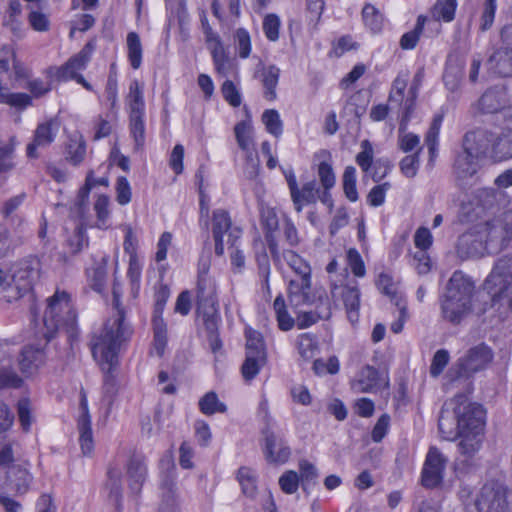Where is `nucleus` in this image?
<instances>
[{
    "instance_id": "2",
    "label": "nucleus",
    "mask_w": 512,
    "mask_h": 512,
    "mask_svg": "<svg viewBox=\"0 0 512 512\" xmlns=\"http://www.w3.org/2000/svg\"><path fill=\"white\" fill-rule=\"evenodd\" d=\"M282 260L286 262L294 273V276L287 284V297L290 305L294 309L304 306H310L319 300L316 305L315 315L306 313L304 315L305 325L310 326L317 322L318 319H329L332 315L331 303L325 294L317 296L316 290L312 285V268L310 263L292 249L280 250V264L275 266L277 269L282 268Z\"/></svg>"
},
{
    "instance_id": "10",
    "label": "nucleus",
    "mask_w": 512,
    "mask_h": 512,
    "mask_svg": "<svg viewBox=\"0 0 512 512\" xmlns=\"http://www.w3.org/2000/svg\"><path fill=\"white\" fill-rule=\"evenodd\" d=\"M95 47V41L90 40L78 53L72 55L64 64L55 67V79L59 82L75 81L85 90L98 94L93 85L82 75V72L87 69L92 59Z\"/></svg>"
},
{
    "instance_id": "5",
    "label": "nucleus",
    "mask_w": 512,
    "mask_h": 512,
    "mask_svg": "<svg viewBox=\"0 0 512 512\" xmlns=\"http://www.w3.org/2000/svg\"><path fill=\"white\" fill-rule=\"evenodd\" d=\"M218 294L215 279L207 270H199L195 284V312L202 321L212 352H219L223 346L219 331L222 318Z\"/></svg>"
},
{
    "instance_id": "52",
    "label": "nucleus",
    "mask_w": 512,
    "mask_h": 512,
    "mask_svg": "<svg viewBox=\"0 0 512 512\" xmlns=\"http://www.w3.org/2000/svg\"><path fill=\"white\" fill-rule=\"evenodd\" d=\"M233 42L236 53L240 59H248L252 53V38L250 32L244 27H238L233 32Z\"/></svg>"
},
{
    "instance_id": "57",
    "label": "nucleus",
    "mask_w": 512,
    "mask_h": 512,
    "mask_svg": "<svg viewBox=\"0 0 512 512\" xmlns=\"http://www.w3.org/2000/svg\"><path fill=\"white\" fill-rule=\"evenodd\" d=\"M244 338L247 352H266L264 335L249 324L244 326Z\"/></svg>"
},
{
    "instance_id": "16",
    "label": "nucleus",
    "mask_w": 512,
    "mask_h": 512,
    "mask_svg": "<svg viewBox=\"0 0 512 512\" xmlns=\"http://www.w3.org/2000/svg\"><path fill=\"white\" fill-rule=\"evenodd\" d=\"M228 233V243L233 247L240 239L242 230L232 226L230 213L225 209H215L212 213V234L215 254L224 255V236Z\"/></svg>"
},
{
    "instance_id": "46",
    "label": "nucleus",
    "mask_w": 512,
    "mask_h": 512,
    "mask_svg": "<svg viewBox=\"0 0 512 512\" xmlns=\"http://www.w3.org/2000/svg\"><path fill=\"white\" fill-rule=\"evenodd\" d=\"M18 141L15 135L9 137L8 141H0V174L7 173L14 169L15 150Z\"/></svg>"
},
{
    "instance_id": "21",
    "label": "nucleus",
    "mask_w": 512,
    "mask_h": 512,
    "mask_svg": "<svg viewBox=\"0 0 512 512\" xmlns=\"http://www.w3.org/2000/svg\"><path fill=\"white\" fill-rule=\"evenodd\" d=\"M279 225V218L274 208H267L262 211L261 226L264 232L265 242L275 266L280 264V247L277 239Z\"/></svg>"
},
{
    "instance_id": "63",
    "label": "nucleus",
    "mask_w": 512,
    "mask_h": 512,
    "mask_svg": "<svg viewBox=\"0 0 512 512\" xmlns=\"http://www.w3.org/2000/svg\"><path fill=\"white\" fill-rule=\"evenodd\" d=\"M281 20L275 13H268L263 18L262 29L267 40L276 42L280 37Z\"/></svg>"
},
{
    "instance_id": "3",
    "label": "nucleus",
    "mask_w": 512,
    "mask_h": 512,
    "mask_svg": "<svg viewBox=\"0 0 512 512\" xmlns=\"http://www.w3.org/2000/svg\"><path fill=\"white\" fill-rule=\"evenodd\" d=\"M453 413L457 418V426L446 429L447 417L442 414L438 420L441 437L454 441L461 437L458 444L462 455L472 457L480 448L479 436L483 434L486 425V410L479 403L470 402L464 394H457L451 400Z\"/></svg>"
},
{
    "instance_id": "12",
    "label": "nucleus",
    "mask_w": 512,
    "mask_h": 512,
    "mask_svg": "<svg viewBox=\"0 0 512 512\" xmlns=\"http://www.w3.org/2000/svg\"><path fill=\"white\" fill-rule=\"evenodd\" d=\"M374 362L378 367L365 365L357 376L351 381V389L356 393H377L390 388L389 363L381 360L377 355Z\"/></svg>"
},
{
    "instance_id": "26",
    "label": "nucleus",
    "mask_w": 512,
    "mask_h": 512,
    "mask_svg": "<svg viewBox=\"0 0 512 512\" xmlns=\"http://www.w3.org/2000/svg\"><path fill=\"white\" fill-rule=\"evenodd\" d=\"M80 410L78 419V429L80 432L79 443L84 455L90 456L94 450V440L91 428V418L89 414L88 399L86 391L82 388L80 391Z\"/></svg>"
},
{
    "instance_id": "22",
    "label": "nucleus",
    "mask_w": 512,
    "mask_h": 512,
    "mask_svg": "<svg viewBox=\"0 0 512 512\" xmlns=\"http://www.w3.org/2000/svg\"><path fill=\"white\" fill-rule=\"evenodd\" d=\"M466 65V56L458 49L450 51L446 57L443 82L445 87L454 92L458 90Z\"/></svg>"
},
{
    "instance_id": "9",
    "label": "nucleus",
    "mask_w": 512,
    "mask_h": 512,
    "mask_svg": "<svg viewBox=\"0 0 512 512\" xmlns=\"http://www.w3.org/2000/svg\"><path fill=\"white\" fill-rule=\"evenodd\" d=\"M474 281L461 270H456L447 282L445 293L440 298L442 317L453 324L473 309Z\"/></svg>"
},
{
    "instance_id": "55",
    "label": "nucleus",
    "mask_w": 512,
    "mask_h": 512,
    "mask_svg": "<svg viewBox=\"0 0 512 512\" xmlns=\"http://www.w3.org/2000/svg\"><path fill=\"white\" fill-rule=\"evenodd\" d=\"M24 386V378L21 377L11 365L0 364V391L17 390Z\"/></svg>"
},
{
    "instance_id": "27",
    "label": "nucleus",
    "mask_w": 512,
    "mask_h": 512,
    "mask_svg": "<svg viewBox=\"0 0 512 512\" xmlns=\"http://www.w3.org/2000/svg\"><path fill=\"white\" fill-rule=\"evenodd\" d=\"M339 290L342 302L344 304L347 317L353 323L358 321L361 303V292L357 282L346 283L340 286L335 285L332 293L335 294Z\"/></svg>"
},
{
    "instance_id": "49",
    "label": "nucleus",
    "mask_w": 512,
    "mask_h": 512,
    "mask_svg": "<svg viewBox=\"0 0 512 512\" xmlns=\"http://www.w3.org/2000/svg\"><path fill=\"white\" fill-rule=\"evenodd\" d=\"M457 7V0H436L431 14L437 21L450 23L455 19Z\"/></svg>"
},
{
    "instance_id": "43",
    "label": "nucleus",
    "mask_w": 512,
    "mask_h": 512,
    "mask_svg": "<svg viewBox=\"0 0 512 512\" xmlns=\"http://www.w3.org/2000/svg\"><path fill=\"white\" fill-rule=\"evenodd\" d=\"M47 354H20L18 364L22 375L30 378L38 374L39 370L46 364Z\"/></svg>"
},
{
    "instance_id": "47",
    "label": "nucleus",
    "mask_w": 512,
    "mask_h": 512,
    "mask_svg": "<svg viewBox=\"0 0 512 512\" xmlns=\"http://www.w3.org/2000/svg\"><path fill=\"white\" fill-rule=\"evenodd\" d=\"M128 128L135 148L142 149L146 141L145 114L128 115Z\"/></svg>"
},
{
    "instance_id": "37",
    "label": "nucleus",
    "mask_w": 512,
    "mask_h": 512,
    "mask_svg": "<svg viewBox=\"0 0 512 512\" xmlns=\"http://www.w3.org/2000/svg\"><path fill=\"white\" fill-rule=\"evenodd\" d=\"M424 73L422 70L418 71L413 78L411 86L407 90L406 95V113L403 119L400 120V131H404L408 128L409 122L412 118L413 112L416 108L418 90L422 83Z\"/></svg>"
},
{
    "instance_id": "23",
    "label": "nucleus",
    "mask_w": 512,
    "mask_h": 512,
    "mask_svg": "<svg viewBox=\"0 0 512 512\" xmlns=\"http://www.w3.org/2000/svg\"><path fill=\"white\" fill-rule=\"evenodd\" d=\"M247 119L237 122L234 126V136L239 149L245 154L247 163H252L257 158L253 138V126L250 111L247 105L244 106Z\"/></svg>"
},
{
    "instance_id": "42",
    "label": "nucleus",
    "mask_w": 512,
    "mask_h": 512,
    "mask_svg": "<svg viewBox=\"0 0 512 512\" xmlns=\"http://www.w3.org/2000/svg\"><path fill=\"white\" fill-rule=\"evenodd\" d=\"M59 130V122L55 118H49L39 123L34 130L33 139L37 141V144H41L44 147L49 146L56 139Z\"/></svg>"
},
{
    "instance_id": "53",
    "label": "nucleus",
    "mask_w": 512,
    "mask_h": 512,
    "mask_svg": "<svg viewBox=\"0 0 512 512\" xmlns=\"http://www.w3.org/2000/svg\"><path fill=\"white\" fill-rule=\"evenodd\" d=\"M426 23V16L419 15L416 20V24L414 28L408 32H405L399 41V45L401 49L403 50H413L417 44L419 43V40L421 38V35L423 33L424 27Z\"/></svg>"
},
{
    "instance_id": "24",
    "label": "nucleus",
    "mask_w": 512,
    "mask_h": 512,
    "mask_svg": "<svg viewBox=\"0 0 512 512\" xmlns=\"http://www.w3.org/2000/svg\"><path fill=\"white\" fill-rule=\"evenodd\" d=\"M508 105L507 89L504 86H493L481 95L475 106L481 114H494L504 113Z\"/></svg>"
},
{
    "instance_id": "41",
    "label": "nucleus",
    "mask_w": 512,
    "mask_h": 512,
    "mask_svg": "<svg viewBox=\"0 0 512 512\" xmlns=\"http://www.w3.org/2000/svg\"><path fill=\"white\" fill-rule=\"evenodd\" d=\"M266 364L267 354H247L240 368L243 380L251 383Z\"/></svg>"
},
{
    "instance_id": "48",
    "label": "nucleus",
    "mask_w": 512,
    "mask_h": 512,
    "mask_svg": "<svg viewBox=\"0 0 512 512\" xmlns=\"http://www.w3.org/2000/svg\"><path fill=\"white\" fill-rule=\"evenodd\" d=\"M278 328L281 331H289L295 326L294 318L289 314L283 294H278L273 302Z\"/></svg>"
},
{
    "instance_id": "58",
    "label": "nucleus",
    "mask_w": 512,
    "mask_h": 512,
    "mask_svg": "<svg viewBox=\"0 0 512 512\" xmlns=\"http://www.w3.org/2000/svg\"><path fill=\"white\" fill-rule=\"evenodd\" d=\"M87 145L82 137L71 139L66 146V160L73 166L80 165L86 156Z\"/></svg>"
},
{
    "instance_id": "14",
    "label": "nucleus",
    "mask_w": 512,
    "mask_h": 512,
    "mask_svg": "<svg viewBox=\"0 0 512 512\" xmlns=\"http://www.w3.org/2000/svg\"><path fill=\"white\" fill-rule=\"evenodd\" d=\"M261 434V449L266 462L277 466L286 464L292 456V449L285 437L275 433L268 426L261 429Z\"/></svg>"
},
{
    "instance_id": "56",
    "label": "nucleus",
    "mask_w": 512,
    "mask_h": 512,
    "mask_svg": "<svg viewBox=\"0 0 512 512\" xmlns=\"http://www.w3.org/2000/svg\"><path fill=\"white\" fill-rule=\"evenodd\" d=\"M342 188L345 197L350 202H356L359 199L357 190V171L352 165L346 166L342 174Z\"/></svg>"
},
{
    "instance_id": "25",
    "label": "nucleus",
    "mask_w": 512,
    "mask_h": 512,
    "mask_svg": "<svg viewBox=\"0 0 512 512\" xmlns=\"http://www.w3.org/2000/svg\"><path fill=\"white\" fill-rule=\"evenodd\" d=\"M120 354H92L95 362L103 373V392L114 395L117 392V371L120 365Z\"/></svg>"
},
{
    "instance_id": "40",
    "label": "nucleus",
    "mask_w": 512,
    "mask_h": 512,
    "mask_svg": "<svg viewBox=\"0 0 512 512\" xmlns=\"http://www.w3.org/2000/svg\"><path fill=\"white\" fill-rule=\"evenodd\" d=\"M126 56L130 67L138 70L143 62V46L139 34L130 31L126 36Z\"/></svg>"
},
{
    "instance_id": "61",
    "label": "nucleus",
    "mask_w": 512,
    "mask_h": 512,
    "mask_svg": "<svg viewBox=\"0 0 512 512\" xmlns=\"http://www.w3.org/2000/svg\"><path fill=\"white\" fill-rule=\"evenodd\" d=\"M358 47V43L353 40V37L351 35H342L341 37L332 42L331 49L329 51V57L340 58L346 52H349L351 50H357Z\"/></svg>"
},
{
    "instance_id": "54",
    "label": "nucleus",
    "mask_w": 512,
    "mask_h": 512,
    "mask_svg": "<svg viewBox=\"0 0 512 512\" xmlns=\"http://www.w3.org/2000/svg\"><path fill=\"white\" fill-rule=\"evenodd\" d=\"M198 406L200 412L207 416L215 413H225L227 411L226 404L219 400L217 393L214 391L205 393L199 399Z\"/></svg>"
},
{
    "instance_id": "45",
    "label": "nucleus",
    "mask_w": 512,
    "mask_h": 512,
    "mask_svg": "<svg viewBox=\"0 0 512 512\" xmlns=\"http://www.w3.org/2000/svg\"><path fill=\"white\" fill-rule=\"evenodd\" d=\"M255 262L257 266V273L261 282V289L264 293L270 295L271 264L269 255L264 248L255 254Z\"/></svg>"
},
{
    "instance_id": "30",
    "label": "nucleus",
    "mask_w": 512,
    "mask_h": 512,
    "mask_svg": "<svg viewBox=\"0 0 512 512\" xmlns=\"http://www.w3.org/2000/svg\"><path fill=\"white\" fill-rule=\"evenodd\" d=\"M410 73L408 70H401L394 78L389 95L388 102L390 104H396L401 108L400 120L403 119L406 111V90L408 87V80Z\"/></svg>"
},
{
    "instance_id": "36",
    "label": "nucleus",
    "mask_w": 512,
    "mask_h": 512,
    "mask_svg": "<svg viewBox=\"0 0 512 512\" xmlns=\"http://www.w3.org/2000/svg\"><path fill=\"white\" fill-rule=\"evenodd\" d=\"M321 193V188L316 186L314 180L304 183L301 188L298 187V199L291 197L295 211L301 213L305 206L315 204L317 200L321 202Z\"/></svg>"
},
{
    "instance_id": "11",
    "label": "nucleus",
    "mask_w": 512,
    "mask_h": 512,
    "mask_svg": "<svg viewBox=\"0 0 512 512\" xmlns=\"http://www.w3.org/2000/svg\"><path fill=\"white\" fill-rule=\"evenodd\" d=\"M481 225L486 255H495L512 241V210Z\"/></svg>"
},
{
    "instance_id": "60",
    "label": "nucleus",
    "mask_w": 512,
    "mask_h": 512,
    "mask_svg": "<svg viewBox=\"0 0 512 512\" xmlns=\"http://www.w3.org/2000/svg\"><path fill=\"white\" fill-rule=\"evenodd\" d=\"M142 268L143 266L139 258L129 259L127 268V278L134 298L138 297L140 292Z\"/></svg>"
},
{
    "instance_id": "32",
    "label": "nucleus",
    "mask_w": 512,
    "mask_h": 512,
    "mask_svg": "<svg viewBox=\"0 0 512 512\" xmlns=\"http://www.w3.org/2000/svg\"><path fill=\"white\" fill-rule=\"evenodd\" d=\"M211 55L214 71L218 76L226 77L234 68V61L226 51L223 41L207 47Z\"/></svg>"
},
{
    "instance_id": "15",
    "label": "nucleus",
    "mask_w": 512,
    "mask_h": 512,
    "mask_svg": "<svg viewBox=\"0 0 512 512\" xmlns=\"http://www.w3.org/2000/svg\"><path fill=\"white\" fill-rule=\"evenodd\" d=\"M313 171H315L321 188V203L332 205L331 191L336 185V174L333 168L331 153L321 150L314 154Z\"/></svg>"
},
{
    "instance_id": "1",
    "label": "nucleus",
    "mask_w": 512,
    "mask_h": 512,
    "mask_svg": "<svg viewBox=\"0 0 512 512\" xmlns=\"http://www.w3.org/2000/svg\"><path fill=\"white\" fill-rule=\"evenodd\" d=\"M461 147L454 159L453 170L458 179L466 180L479 172L487 158L493 162L512 158V131L505 126L496 135L479 127L464 134Z\"/></svg>"
},
{
    "instance_id": "34",
    "label": "nucleus",
    "mask_w": 512,
    "mask_h": 512,
    "mask_svg": "<svg viewBox=\"0 0 512 512\" xmlns=\"http://www.w3.org/2000/svg\"><path fill=\"white\" fill-rule=\"evenodd\" d=\"M167 271V267L161 265L159 272L161 279L157 281L153 287V310L152 317H163L166 304L171 295L170 286L163 281V276Z\"/></svg>"
},
{
    "instance_id": "39",
    "label": "nucleus",
    "mask_w": 512,
    "mask_h": 512,
    "mask_svg": "<svg viewBox=\"0 0 512 512\" xmlns=\"http://www.w3.org/2000/svg\"><path fill=\"white\" fill-rule=\"evenodd\" d=\"M489 62L498 76H512V47L499 48L490 57Z\"/></svg>"
},
{
    "instance_id": "6",
    "label": "nucleus",
    "mask_w": 512,
    "mask_h": 512,
    "mask_svg": "<svg viewBox=\"0 0 512 512\" xmlns=\"http://www.w3.org/2000/svg\"><path fill=\"white\" fill-rule=\"evenodd\" d=\"M112 298L117 314L115 317L108 318L99 331L91 333L89 341L91 352H120L132 336L133 330L125 321L121 284L116 280L112 286Z\"/></svg>"
},
{
    "instance_id": "29",
    "label": "nucleus",
    "mask_w": 512,
    "mask_h": 512,
    "mask_svg": "<svg viewBox=\"0 0 512 512\" xmlns=\"http://www.w3.org/2000/svg\"><path fill=\"white\" fill-rule=\"evenodd\" d=\"M361 20L365 30L372 36L381 35L387 23L383 12L372 3H365L363 5Z\"/></svg>"
},
{
    "instance_id": "31",
    "label": "nucleus",
    "mask_w": 512,
    "mask_h": 512,
    "mask_svg": "<svg viewBox=\"0 0 512 512\" xmlns=\"http://www.w3.org/2000/svg\"><path fill=\"white\" fill-rule=\"evenodd\" d=\"M127 474L130 489L140 493L147 476L146 458L144 455L133 454L130 457L127 464Z\"/></svg>"
},
{
    "instance_id": "64",
    "label": "nucleus",
    "mask_w": 512,
    "mask_h": 512,
    "mask_svg": "<svg viewBox=\"0 0 512 512\" xmlns=\"http://www.w3.org/2000/svg\"><path fill=\"white\" fill-rule=\"evenodd\" d=\"M278 484L283 493L294 494L301 485L299 474L295 470H286L279 477Z\"/></svg>"
},
{
    "instance_id": "18",
    "label": "nucleus",
    "mask_w": 512,
    "mask_h": 512,
    "mask_svg": "<svg viewBox=\"0 0 512 512\" xmlns=\"http://www.w3.org/2000/svg\"><path fill=\"white\" fill-rule=\"evenodd\" d=\"M447 459L437 447H430L420 473V484L426 489H435L442 485Z\"/></svg>"
},
{
    "instance_id": "33",
    "label": "nucleus",
    "mask_w": 512,
    "mask_h": 512,
    "mask_svg": "<svg viewBox=\"0 0 512 512\" xmlns=\"http://www.w3.org/2000/svg\"><path fill=\"white\" fill-rule=\"evenodd\" d=\"M280 73V69L275 65L264 67L259 73L263 98L268 102H274L277 99Z\"/></svg>"
},
{
    "instance_id": "4",
    "label": "nucleus",
    "mask_w": 512,
    "mask_h": 512,
    "mask_svg": "<svg viewBox=\"0 0 512 512\" xmlns=\"http://www.w3.org/2000/svg\"><path fill=\"white\" fill-rule=\"evenodd\" d=\"M43 313V337L46 343L56 337L60 329L67 335L70 349L74 350L80 340L78 311L72 294L64 289L56 288L46 299Z\"/></svg>"
},
{
    "instance_id": "59",
    "label": "nucleus",
    "mask_w": 512,
    "mask_h": 512,
    "mask_svg": "<svg viewBox=\"0 0 512 512\" xmlns=\"http://www.w3.org/2000/svg\"><path fill=\"white\" fill-rule=\"evenodd\" d=\"M18 420L24 433L31 431L34 417L32 414V405L29 397H22L16 403Z\"/></svg>"
},
{
    "instance_id": "20",
    "label": "nucleus",
    "mask_w": 512,
    "mask_h": 512,
    "mask_svg": "<svg viewBox=\"0 0 512 512\" xmlns=\"http://www.w3.org/2000/svg\"><path fill=\"white\" fill-rule=\"evenodd\" d=\"M481 225L462 233L457 240L456 250L462 258H481L486 255Z\"/></svg>"
},
{
    "instance_id": "19",
    "label": "nucleus",
    "mask_w": 512,
    "mask_h": 512,
    "mask_svg": "<svg viewBox=\"0 0 512 512\" xmlns=\"http://www.w3.org/2000/svg\"><path fill=\"white\" fill-rule=\"evenodd\" d=\"M493 354H465L448 371L450 381L469 379L474 373L484 369V363L491 362Z\"/></svg>"
},
{
    "instance_id": "28",
    "label": "nucleus",
    "mask_w": 512,
    "mask_h": 512,
    "mask_svg": "<svg viewBox=\"0 0 512 512\" xmlns=\"http://www.w3.org/2000/svg\"><path fill=\"white\" fill-rule=\"evenodd\" d=\"M444 115L437 113L433 116L430 126L425 134L424 142L428 150L427 167L433 169L439 156V136Z\"/></svg>"
},
{
    "instance_id": "17",
    "label": "nucleus",
    "mask_w": 512,
    "mask_h": 512,
    "mask_svg": "<svg viewBox=\"0 0 512 512\" xmlns=\"http://www.w3.org/2000/svg\"><path fill=\"white\" fill-rule=\"evenodd\" d=\"M355 161L362 172L369 174L376 183L387 177L393 168V164L388 158L374 160L373 146L367 139L361 142V151L357 153Z\"/></svg>"
},
{
    "instance_id": "50",
    "label": "nucleus",
    "mask_w": 512,
    "mask_h": 512,
    "mask_svg": "<svg viewBox=\"0 0 512 512\" xmlns=\"http://www.w3.org/2000/svg\"><path fill=\"white\" fill-rule=\"evenodd\" d=\"M261 122L268 134L279 139L284 132V124L281 120L280 113L276 109H266L261 115Z\"/></svg>"
},
{
    "instance_id": "51",
    "label": "nucleus",
    "mask_w": 512,
    "mask_h": 512,
    "mask_svg": "<svg viewBox=\"0 0 512 512\" xmlns=\"http://www.w3.org/2000/svg\"><path fill=\"white\" fill-rule=\"evenodd\" d=\"M153 346L156 352H165L168 344V326L164 317H151Z\"/></svg>"
},
{
    "instance_id": "13",
    "label": "nucleus",
    "mask_w": 512,
    "mask_h": 512,
    "mask_svg": "<svg viewBox=\"0 0 512 512\" xmlns=\"http://www.w3.org/2000/svg\"><path fill=\"white\" fill-rule=\"evenodd\" d=\"M508 493V487L499 480L487 481L475 499L477 512H510Z\"/></svg>"
},
{
    "instance_id": "62",
    "label": "nucleus",
    "mask_w": 512,
    "mask_h": 512,
    "mask_svg": "<svg viewBox=\"0 0 512 512\" xmlns=\"http://www.w3.org/2000/svg\"><path fill=\"white\" fill-rule=\"evenodd\" d=\"M221 95L228 105L238 108L242 104V94L237 85L226 79L220 87Z\"/></svg>"
},
{
    "instance_id": "35",
    "label": "nucleus",
    "mask_w": 512,
    "mask_h": 512,
    "mask_svg": "<svg viewBox=\"0 0 512 512\" xmlns=\"http://www.w3.org/2000/svg\"><path fill=\"white\" fill-rule=\"evenodd\" d=\"M86 280L89 287L98 294H103L107 283V260L95 262L85 270Z\"/></svg>"
},
{
    "instance_id": "38",
    "label": "nucleus",
    "mask_w": 512,
    "mask_h": 512,
    "mask_svg": "<svg viewBox=\"0 0 512 512\" xmlns=\"http://www.w3.org/2000/svg\"><path fill=\"white\" fill-rule=\"evenodd\" d=\"M128 115L145 114L144 87L137 79L131 81L126 96Z\"/></svg>"
},
{
    "instance_id": "44",
    "label": "nucleus",
    "mask_w": 512,
    "mask_h": 512,
    "mask_svg": "<svg viewBox=\"0 0 512 512\" xmlns=\"http://www.w3.org/2000/svg\"><path fill=\"white\" fill-rule=\"evenodd\" d=\"M93 210L96 216V227L106 230L110 227V198L107 194H98L93 203Z\"/></svg>"
},
{
    "instance_id": "8",
    "label": "nucleus",
    "mask_w": 512,
    "mask_h": 512,
    "mask_svg": "<svg viewBox=\"0 0 512 512\" xmlns=\"http://www.w3.org/2000/svg\"><path fill=\"white\" fill-rule=\"evenodd\" d=\"M484 289L490 295L489 309L504 320L512 312V255L500 257L486 277Z\"/></svg>"
},
{
    "instance_id": "7",
    "label": "nucleus",
    "mask_w": 512,
    "mask_h": 512,
    "mask_svg": "<svg viewBox=\"0 0 512 512\" xmlns=\"http://www.w3.org/2000/svg\"><path fill=\"white\" fill-rule=\"evenodd\" d=\"M40 273V260L32 255L0 268V299L13 303L32 294Z\"/></svg>"
}]
</instances>
